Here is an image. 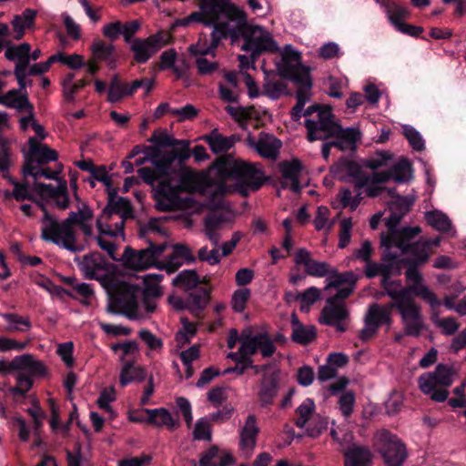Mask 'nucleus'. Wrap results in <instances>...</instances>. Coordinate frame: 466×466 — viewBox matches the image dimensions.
Here are the masks:
<instances>
[{
    "mask_svg": "<svg viewBox=\"0 0 466 466\" xmlns=\"http://www.w3.org/2000/svg\"><path fill=\"white\" fill-rule=\"evenodd\" d=\"M408 285L398 290H388V297L393 300L402 324L404 334L411 337H420L426 330L427 326L422 313L421 306L417 303L414 297L427 302L431 308L441 305L436 294L425 284L421 273L410 268L405 271Z\"/></svg>",
    "mask_w": 466,
    "mask_h": 466,
    "instance_id": "1",
    "label": "nucleus"
},
{
    "mask_svg": "<svg viewBox=\"0 0 466 466\" xmlns=\"http://www.w3.org/2000/svg\"><path fill=\"white\" fill-rule=\"evenodd\" d=\"M93 211L86 204H82L77 211H71L66 218L73 228L78 227L83 237L89 245H96L106 251L113 259L117 260L116 251L119 246V237H123V220L118 222L106 223L101 215L96 218V233L93 227Z\"/></svg>",
    "mask_w": 466,
    "mask_h": 466,
    "instance_id": "2",
    "label": "nucleus"
},
{
    "mask_svg": "<svg viewBox=\"0 0 466 466\" xmlns=\"http://www.w3.org/2000/svg\"><path fill=\"white\" fill-rule=\"evenodd\" d=\"M309 141L336 137L333 145L340 150L352 149L360 133L355 128H342L335 120L329 106H311L304 113Z\"/></svg>",
    "mask_w": 466,
    "mask_h": 466,
    "instance_id": "3",
    "label": "nucleus"
},
{
    "mask_svg": "<svg viewBox=\"0 0 466 466\" xmlns=\"http://www.w3.org/2000/svg\"><path fill=\"white\" fill-rule=\"evenodd\" d=\"M196 182V174L189 170L173 172L169 169L167 173L157 175V178L151 184L156 185L157 208L161 211L181 208L184 204L181 194L195 189Z\"/></svg>",
    "mask_w": 466,
    "mask_h": 466,
    "instance_id": "4",
    "label": "nucleus"
},
{
    "mask_svg": "<svg viewBox=\"0 0 466 466\" xmlns=\"http://www.w3.org/2000/svg\"><path fill=\"white\" fill-rule=\"evenodd\" d=\"M400 218L392 215L387 221L389 234L381 236V246L387 249L397 248L401 253L410 254L412 257L415 265L410 266L417 269V265L424 264L428 261L431 251L427 244L422 239L410 243V240L421 232L420 227H406L400 229L396 228Z\"/></svg>",
    "mask_w": 466,
    "mask_h": 466,
    "instance_id": "5",
    "label": "nucleus"
},
{
    "mask_svg": "<svg viewBox=\"0 0 466 466\" xmlns=\"http://www.w3.org/2000/svg\"><path fill=\"white\" fill-rule=\"evenodd\" d=\"M150 141L158 147L181 146L179 151L171 150L160 154L157 150H151L147 156L154 165V168L145 167L138 169V175L143 181L152 184L157 175L167 173L171 169L172 163L177 158L184 161L189 158V142L187 140H177L167 133L154 134Z\"/></svg>",
    "mask_w": 466,
    "mask_h": 466,
    "instance_id": "6",
    "label": "nucleus"
},
{
    "mask_svg": "<svg viewBox=\"0 0 466 466\" xmlns=\"http://www.w3.org/2000/svg\"><path fill=\"white\" fill-rule=\"evenodd\" d=\"M44 213L41 219V238L57 247L76 253L92 247L84 237H79L72 225L66 219L58 221L51 216L43 205H38Z\"/></svg>",
    "mask_w": 466,
    "mask_h": 466,
    "instance_id": "7",
    "label": "nucleus"
},
{
    "mask_svg": "<svg viewBox=\"0 0 466 466\" xmlns=\"http://www.w3.org/2000/svg\"><path fill=\"white\" fill-rule=\"evenodd\" d=\"M227 17L238 25V32L243 37L242 49L249 51L252 56H257L262 52H273L278 49L271 34L261 26L247 24L245 12L236 5L227 8Z\"/></svg>",
    "mask_w": 466,
    "mask_h": 466,
    "instance_id": "8",
    "label": "nucleus"
},
{
    "mask_svg": "<svg viewBox=\"0 0 466 466\" xmlns=\"http://www.w3.org/2000/svg\"><path fill=\"white\" fill-rule=\"evenodd\" d=\"M228 191V188L223 183L212 185L207 189V206L213 210L204 218V233L214 246L219 243L221 230L231 222L229 212L221 208Z\"/></svg>",
    "mask_w": 466,
    "mask_h": 466,
    "instance_id": "9",
    "label": "nucleus"
},
{
    "mask_svg": "<svg viewBox=\"0 0 466 466\" xmlns=\"http://www.w3.org/2000/svg\"><path fill=\"white\" fill-rule=\"evenodd\" d=\"M456 375L457 372L452 367L439 364L434 371L423 373L419 377V388L432 400L442 402L447 400L449 396L447 388L452 384Z\"/></svg>",
    "mask_w": 466,
    "mask_h": 466,
    "instance_id": "10",
    "label": "nucleus"
},
{
    "mask_svg": "<svg viewBox=\"0 0 466 466\" xmlns=\"http://www.w3.org/2000/svg\"><path fill=\"white\" fill-rule=\"evenodd\" d=\"M279 70L284 76L299 86L296 95L297 103L305 106L310 97L312 83L309 69L301 64L300 54L297 51L286 54L282 58Z\"/></svg>",
    "mask_w": 466,
    "mask_h": 466,
    "instance_id": "11",
    "label": "nucleus"
},
{
    "mask_svg": "<svg viewBox=\"0 0 466 466\" xmlns=\"http://www.w3.org/2000/svg\"><path fill=\"white\" fill-rule=\"evenodd\" d=\"M239 342L238 350L228 354V358L237 363H244L258 351L263 358H269L276 351L274 341L267 332L252 333L250 330H245L240 335Z\"/></svg>",
    "mask_w": 466,
    "mask_h": 466,
    "instance_id": "12",
    "label": "nucleus"
},
{
    "mask_svg": "<svg viewBox=\"0 0 466 466\" xmlns=\"http://www.w3.org/2000/svg\"><path fill=\"white\" fill-rule=\"evenodd\" d=\"M211 34V44L207 46L202 40L189 46V52L196 56V66L200 75H210L218 69V63L214 58V50L218 41L226 37L228 33L227 25H213Z\"/></svg>",
    "mask_w": 466,
    "mask_h": 466,
    "instance_id": "13",
    "label": "nucleus"
},
{
    "mask_svg": "<svg viewBox=\"0 0 466 466\" xmlns=\"http://www.w3.org/2000/svg\"><path fill=\"white\" fill-rule=\"evenodd\" d=\"M351 293L352 288L346 287L337 291L333 297L329 298L321 310L319 321L324 325L335 326L336 329L340 332L344 331L345 327L342 321L350 315L344 299Z\"/></svg>",
    "mask_w": 466,
    "mask_h": 466,
    "instance_id": "14",
    "label": "nucleus"
},
{
    "mask_svg": "<svg viewBox=\"0 0 466 466\" xmlns=\"http://www.w3.org/2000/svg\"><path fill=\"white\" fill-rule=\"evenodd\" d=\"M137 289L126 282L119 283L111 295L107 306L109 313H122L130 319L139 318L137 311Z\"/></svg>",
    "mask_w": 466,
    "mask_h": 466,
    "instance_id": "15",
    "label": "nucleus"
},
{
    "mask_svg": "<svg viewBox=\"0 0 466 466\" xmlns=\"http://www.w3.org/2000/svg\"><path fill=\"white\" fill-rule=\"evenodd\" d=\"M166 248L167 244L155 245L151 242L148 248L140 250L127 247L121 260L126 268L134 270H145L152 267L157 268V265L161 262H158L157 258Z\"/></svg>",
    "mask_w": 466,
    "mask_h": 466,
    "instance_id": "16",
    "label": "nucleus"
},
{
    "mask_svg": "<svg viewBox=\"0 0 466 466\" xmlns=\"http://www.w3.org/2000/svg\"><path fill=\"white\" fill-rule=\"evenodd\" d=\"M374 445L389 466H400L407 457L405 445L386 430L376 432Z\"/></svg>",
    "mask_w": 466,
    "mask_h": 466,
    "instance_id": "17",
    "label": "nucleus"
},
{
    "mask_svg": "<svg viewBox=\"0 0 466 466\" xmlns=\"http://www.w3.org/2000/svg\"><path fill=\"white\" fill-rule=\"evenodd\" d=\"M232 5L228 0H204L198 12H194L178 21L179 25H188L190 23H202L206 25H224L218 19L221 14L227 15V8Z\"/></svg>",
    "mask_w": 466,
    "mask_h": 466,
    "instance_id": "18",
    "label": "nucleus"
},
{
    "mask_svg": "<svg viewBox=\"0 0 466 466\" xmlns=\"http://www.w3.org/2000/svg\"><path fill=\"white\" fill-rule=\"evenodd\" d=\"M171 39L167 32H158L147 38H135L131 41L130 50L134 60L139 64L147 62L156 53L167 46Z\"/></svg>",
    "mask_w": 466,
    "mask_h": 466,
    "instance_id": "19",
    "label": "nucleus"
},
{
    "mask_svg": "<svg viewBox=\"0 0 466 466\" xmlns=\"http://www.w3.org/2000/svg\"><path fill=\"white\" fill-rule=\"evenodd\" d=\"M31 46L23 43L18 46L8 45L5 47V56L10 61H15L14 76H15L18 86L21 89L26 88L32 85L31 80H26L27 67L30 62Z\"/></svg>",
    "mask_w": 466,
    "mask_h": 466,
    "instance_id": "20",
    "label": "nucleus"
},
{
    "mask_svg": "<svg viewBox=\"0 0 466 466\" xmlns=\"http://www.w3.org/2000/svg\"><path fill=\"white\" fill-rule=\"evenodd\" d=\"M232 173L245 184L241 190L244 194L258 189L263 184V173L254 164L236 160L232 165Z\"/></svg>",
    "mask_w": 466,
    "mask_h": 466,
    "instance_id": "21",
    "label": "nucleus"
},
{
    "mask_svg": "<svg viewBox=\"0 0 466 466\" xmlns=\"http://www.w3.org/2000/svg\"><path fill=\"white\" fill-rule=\"evenodd\" d=\"M333 177L341 181H347L351 178L356 187L362 188L368 183L369 174L362 171L358 163L353 160L341 159L332 167Z\"/></svg>",
    "mask_w": 466,
    "mask_h": 466,
    "instance_id": "22",
    "label": "nucleus"
},
{
    "mask_svg": "<svg viewBox=\"0 0 466 466\" xmlns=\"http://www.w3.org/2000/svg\"><path fill=\"white\" fill-rule=\"evenodd\" d=\"M247 145L255 150L260 157L264 158L274 159L277 157L281 142L274 136L261 132L256 138L248 134L246 137Z\"/></svg>",
    "mask_w": 466,
    "mask_h": 466,
    "instance_id": "23",
    "label": "nucleus"
},
{
    "mask_svg": "<svg viewBox=\"0 0 466 466\" xmlns=\"http://www.w3.org/2000/svg\"><path fill=\"white\" fill-rule=\"evenodd\" d=\"M279 371L266 370L258 383V400L262 407L271 405L279 392Z\"/></svg>",
    "mask_w": 466,
    "mask_h": 466,
    "instance_id": "24",
    "label": "nucleus"
},
{
    "mask_svg": "<svg viewBox=\"0 0 466 466\" xmlns=\"http://www.w3.org/2000/svg\"><path fill=\"white\" fill-rule=\"evenodd\" d=\"M109 263L100 253L85 255L78 263L80 270L90 279H100L109 272Z\"/></svg>",
    "mask_w": 466,
    "mask_h": 466,
    "instance_id": "25",
    "label": "nucleus"
},
{
    "mask_svg": "<svg viewBox=\"0 0 466 466\" xmlns=\"http://www.w3.org/2000/svg\"><path fill=\"white\" fill-rule=\"evenodd\" d=\"M364 273L369 279H372L379 275L382 277L381 286L384 289V294L386 296H388L389 289L398 290V289L403 288L400 280L390 279V267L389 265L370 260L365 263Z\"/></svg>",
    "mask_w": 466,
    "mask_h": 466,
    "instance_id": "26",
    "label": "nucleus"
},
{
    "mask_svg": "<svg viewBox=\"0 0 466 466\" xmlns=\"http://www.w3.org/2000/svg\"><path fill=\"white\" fill-rule=\"evenodd\" d=\"M13 367L17 369V371H23L31 378H45L48 375L46 366L43 361L36 360L31 354H24L16 356L13 359Z\"/></svg>",
    "mask_w": 466,
    "mask_h": 466,
    "instance_id": "27",
    "label": "nucleus"
},
{
    "mask_svg": "<svg viewBox=\"0 0 466 466\" xmlns=\"http://www.w3.org/2000/svg\"><path fill=\"white\" fill-rule=\"evenodd\" d=\"M143 412L147 415L148 424L156 428H166L174 431L180 427L179 420L166 408L144 409Z\"/></svg>",
    "mask_w": 466,
    "mask_h": 466,
    "instance_id": "28",
    "label": "nucleus"
},
{
    "mask_svg": "<svg viewBox=\"0 0 466 466\" xmlns=\"http://www.w3.org/2000/svg\"><path fill=\"white\" fill-rule=\"evenodd\" d=\"M373 177L377 181L407 182L411 178V165L406 159H400L389 170L374 172Z\"/></svg>",
    "mask_w": 466,
    "mask_h": 466,
    "instance_id": "29",
    "label": "nucleus"
},
{
    "mask_svg": "<svg viewBox=\"0 0 466 466\" xmlns=\"http://www.w3.org/2000/svg\"><path fill=\"white\" fill-rule=\"evenodd\" d=\"M392 309H395L393 300L387 305L373 303L369 306L364 322H370L378 329L381 325L390 326L392 323Z\"/></svg>",
    "mask_w": 466,
    "mask_h": 466,
    "instance_id": "30",
    "label": "nucleus"
},
{
    "mask_svg": "<svg viewBox=\"0 0 466 466\" xmlns=\"http://www.w3.org/2000/svg\"><path fill=\"white\" fill-rule=\"evenodd\" d=\"M132 212L131 205L129 200L124 198H118L115 201H110L109 204L104 208L101 218H104L106 223H110V220L116 218V222L123 220V227L125 226V218L129 216ZM125 239V234L123 237H119V240Z\"/></svg>",
    "mask_w": 466,
    "mask_h": 466,
    "instance_id": "31",
    "label": "nucleus"
},
{
    "mask_svg": "<svg viewBox=\"0 0 466 466\" xmlns=\"http://www.w3.org/2000/svg\"><path fill=\"white\" fill-rule=\"evenodd\" d=\"M173 254L170 255L166 261H161L157 265V268L165 269L169 274L175 272L180 266H182L183 261L181 259L187 261L195 260L191 249L187 245L176 244L173 246Z\"/></svg>",
    "mask_w": 466,
    "mask_h": 466,
    "instance_id": "32",
    "label": "nucleus"
},
{
    "mask_svg": "<svg viewBox=\"0 0 466 466\" xmlns=\"http://www.w3.org/2000/svg\"><path fill=\"white\" fill-rule=\"evenodd\" d=\"M372 454L366 446L353 443L344 451V466H370Z\"/></svg>",
    "mask_w": 466,
    "mask_h": 466,
    "instance_id": "33",
    "label": "nucleus"
},
{
    "mask_svg": "<svg viewBox=\"0 0 466 466\" xmlns=\"http://www.w3.org/2000/svg\"><path fill=\"white\" fill-rule=\"evenodd\" d=\"M0 104L19 111L31 113L33 106L29 103L27 93L25 89H11L0 97Z\"/></svg>",
    "mask_w": 466,
    "mask_h": 466,
    "instance_id": "34",
    "label": "nucleus"
},
{
    "mask_svg": "<svg viewBox=\"0 0 466 466\" xmlns=\"http://www.w3.org/2000/svg\"><path fill=\"white\" fill-rule=\"evenodd\" d=\"M279 169L286 180V186H289L293 192H299L302 187L299 180L302 169L301 163L297 159L286 161L279 165Z\"/></svg>",
    "mask_w": 466,
    "mask_h": 466,
    "instance_id": "35",
    "label": "nucleus"
},
{
    "mask_svg": "<svg viewBox=\"0 0 466 466\" xmlns=\"http://www.w3.org/2000/svg\"><path fill=\"white\" fill-rule=\"evenodd\" d=\"M326 286L324 288L325 290H329L330 289H336L339 291L340 289L350 287L352 289H354L356 283L355 274L351 271L339 273L335 268H330V272L326 276Z\"/></svg>",
    "mask_w": 466,
    "mask_h": 466,
    "instance_id": "36",
    "label": "nucleus"
},
{
    "mask_svg": "<svg viewBox=\"0 0 466 466\" xmlns=\"http://www.w3.org/2000/svg\"><path fill=\"white\" fill-rule=\"evenodd\" d=\"M36 190L41 195H48L50 196L57 208L60 209H66L69 206V199L66 193V184L63 183L59 185L57 187H53L50 185L45 184H36Z\"/></svg>",
    "mask_w": 466,
    "mask_h": 466,
    "instance_id": "37",
    "label": "nucleus"
},
{
    "mask_svg": "<svg viewBox=\"0 0 466 466\" xmlns=\"http://www.w3.org/2000/svg\"><path fill=\"white\" fill-rule=\"evenodd\" d=\"M259 430L254 415H248L240 431V446L243 450L252 451Z\"/></svg>",
    "mask_w": 466,
    "mask_h": 466,
    "instance_id": "38",
    "label": "nucleus"
},
{
    "mask_svg": "<svg viewBox=\"0 0 466 466\" xmlns=\"http://www.w3.org/2000/svg\"><path fill=\"white\" fill-rule=\"evenodd\" d=\"M36 12L33 9H25L21 15H15L11 24L14 30V39L20 40L25 29L34 25Z\"/></svg>",
    "mask_w": 466,
    "mask_h": 466,
    "instance_id": "39",
    "label": "nucleus"
},
{
    "mask_svg": "<svg viewBox=\"0 0 466 466\" xmlns=\"http://www.w3.org/2000/svg\"><path fill=\"white\" fill-rule=\"evenodd\" d=\"M292 339L299 344L306 345L316 338V328L313 325L301 324L296 315H292Z\"/></svg>",
    "mask_w": 466,
    "mask_h": 466,
    "instance_id": "40",
    "label": "nucleus"
},
{
    "mask_svg": "<svg viewBox=\"0 0 466 466\" xmlns=\"http://www.w3.org/2000/svg\"><path fill=\"white\" fill-rule=\"evenodd\" d=\"M205 140L210 149L216 154L227 152L236 143V137L234 136L225 137L216 130L212 131L208 136H206Z\"/></svg>",
    "mask_w": 466,
    "mask_h": 466,
    "instance_id": "41",
    "label": "nucleus"
},
{
    "mask_svg": "<svg viewBox=\"0 0 466 466\" xmlns=\"http://www.w3.org/2000/svg\"><path fill=\"white\" fill-rule=\"evenodd\" d=\"M209 302V292L204 288L189 293L187 298V309L196 317H199L201 311Z\"/></svg>",
    "mask_w": 466,
    "mask_h": 466,
    "instance_id": "42",
    "label": "nucleus"
},
{
    "mask_svg": "<svg viewBox=\"0 0 466 466\" xmlns=\"http://www.w3.org/2000/svg\"><path fill=\"white\" fill-rule=\"evenodd\" d=\"M28 145L30 155L36 157L40 162L56 160L57 153L46 145L42 144L37 138L30 137Z\"/></svg>",
    "mask_w": 466,
    "mask_h": 466,
    "instance_id": "43",
    "label": "nucleus"
},
{
    "mask_svg": "<svg viewBox=\"0 0 466 466\" xmlns=\"http://www.w3.org/2000/svg\"><path fill=\"white\" fill-rule=\"evenodd\" d=\"M262 93L271 99H278L287 93L286 83L276 76H268L263 84Z\"/></svg>",
    "mask_w": 466,
    "mask_h": 466,
    "instance_id": "44",
    "label": "nucleus"
},
{
    "mask_svg": "<svg viewBox=\"0 0 466 466\" xmlns=\"http://www.w3.org/2000/svg\"><path fill=\"white\" fill-rule=\"evenodd\" d=\"M91 51L93 55L92 57L95 58V60H97L98 62L105 61L110 66L114 64V46L106 44L102 40H96L91 46Z\"/></svg>",
    "mask_w": 466,
    "mask_h": 466,
    "instance_id": "45",
    "label": "nucleus"
},
{
    "mask_svg": "<svg viewBox=\"0 0 466 466\" xmlns=\"http://www.w3.org/2000/svg\"><path fill=\"white\" fill-rule=\"evenodd\" d=\"M425 218L428 224L438 231L443 233H450L452 231L451 219L447 217V215L441 211L434 210L426 212Z\"/></svg>",
    "mask_w": 466,
    "mask_h": 466,
    "instance_id": "46",
    "label": "nucleus"
},
{
    "mask_svg": "<svg viewBox=\"0 0 466 466\" xmlns=\"http://www.w3.org/2000/svg\"><path fill=\"white\" fill-rule=\"evenodd\" d=\"M225 109L229 114V116L234 120H236L244 129L247 128L246 122L248 119L255 118L257 116V111L253 106L243 107L228 106Z\"/></svg>",
    "mask_w": 466,
    "mask_h": 466,
    "instance_id": "47",
    "label": "nucleus"
},
{
    "mask_svg": "<svg viewBox=\"0 0 466 466\" xmlns=\"http://www.w3.org/2000/svg\"><path fill=\"white\" fill-rule=\"evenodd\" d=\"M145 370L131 363L126 364L120 373V384L125 387L133 381H141L145 379Z\"/></svg>",
    "mask_w": 466,
    "mask_h": 466,
    "instance_id": "48",
    "label": "nucleus"
},
{
    "mask_svg": "<svg viewBox=\"0 0 466 466\" xmlns=\"http://www.w3.org/2000/svg\"><path fill=\"white\" fill-rule=\"evenodd\" d=\"M163 279L162 274H147L143 277L144 296L157 298L162 294L160 282Z\"/></svg>",
    "mask_w": 466,
    "mask_h": 466,
    "instance_id": "49",
    "label": "nucleus"
},
{
    "mask_svg": "<svg viewBox=\"0 0 466 466\" xmlns=\"http://www.w3.org/2000/svg\"><path fill=\"white\" fill-rule=\"evenodd\" d=\"M335 223V220L330 218V210L324 206L317 208L316 216L313 219V225L319 231L324 230L329 232Z\"/></svg>",
    "mask_w": 466,
    "mask_h": 466,
    "instance_id": "50",
    "label": "nucleus"
},
{
    "mask_svg": "<svg viewBox=\"0 0 466 466\" xmlns=\"http://www.w3.org/2000/svg\"><path fill=\"white\" fill-rule=\"evenodd\" d=\"M315 410V404L311 399L305 400L297 409L298 418L295 424L299 428L306 427L307 423H310L312 414Z\"/></svg>",
    "mask_w": 466,
    "mask_h": 466,
    "instance_id": "51",
    "label": "nucleus"
},
{
    "mask_svg": "<svg viewBox=\"0 0 466 466\" xmlns=\"http://www.w3.org/2000/svg\"><path fill=\"white\" fill-rule=\"evenodd\" d=\"M321 291L316 287H309L298 294L297 299L300 301V310L309 312L310 307L320 299Z\"/></svg>",
    "mask_w": 466,
    "mask_h": 466,
    "instance_id": "52",
    "label": "nucleus"
},
{
    "mask_svg": "<svg viewBox=\"0 0 466 466\" xmlns=\"http://www.w3.org/2000/svg\"><path fill=\"white\" fill-rule=\"evenodd\" d=\"M116 400V391L114 388L104 389L96 400L99 409L103 410L109 415L110 419H114L116 415L111 407V403Z\"/></svg>",
    "mask_w": 466,
    "mask_h": 466,
    "instance_id": "53",
    "label": "nucleus"
},
{
    "mask_svg": "<svg viewBox=\"0 0 466 466\" xmlns=\"http://www.w3.org/2000/svg\"><path fill=\"white\" fill-rule=\"evenodd\" d=\"M1 316L9 324L7 329L10 331H25L31 328V322L27 317L15 313H4Z\"/></svg>",
    "mask_w": 466,
    "mask_h": 466,
    "instance_id": "54",
    "label": "nucleus"
},
{
    "mask_svg": "<svg viewBox=\"0 0 466 466\" xmlns=\"http://www.w3.org/2000/svg\"><path fill=\"white\" fill-rule=\"evenodd\" d=\"M198 282V276L194 270H183L173 279V285L187 290L196 288Z\"/></svg>",
    "mask_w": 466,
    "mask_h": 466,
    "instance_id": "55",
    "label": "nucleus"
},
{
    "mask_svg": "<svg viewBox=\"0 0 466 466\" xmlns=\"http://www.w3.org/2000/svg\"><path fill=\"white\" fill-rule=\"evenodd\" d=\"M357 192L353 194L350 189L348 188H342L339 194L338 198L339 199L342 208H350L351 211L355 210L358 206L360 205L362 197L361 192L360 191L358 187H356Z\"/></svg>",
    "mask_w": 466,
    "mask_h": 466,
    "instance_id": "56",
    "label": "nucleus"
},
{
    "mask_svg": "<svg viewBox=\"0 0 466 466\" xmlns=\"http://www.w3.org/2000/svg\"><path fill=\"white\" fill-rule=\"evenodd\" d=\"M193 440L210 441L212 440L211 424L207 418L198 419L193 428Z\"/></svg>",
    "mask_w": 466,
    "mask_h": 466,
    "instance_id": "57",
    "label": "nucleus"
},
{
    "mask_svg": "<svg viewBox=\"0 0 466 466\" xmlns=\"http://www.w3.org/2000/svg\"><path fill=\"white\" fill-rule=\"evenodd\" d=\"M182 329L176 335V340L179 347L189 343L190 339L197 332L196 325L190 322L187 318H181Z\"/></svg>",
    "mask_w": 466,
    "mask_h": 466,
    "instance_id": "58",
    "label": "nucleus"
},
{
    "mask_svg": "<svg viewBox=\"0 0 466 466\" xmlns=\"http://www.w3.org/2000/svg\"><path fill=\"white\" fill-rule=\"evenodd\" d=\"M127 91V84L121 83L117 77H115L110 83L107 99L111 103L118 102L124 96H129Z\"/></svg>",
    "mask_w": 466,
    "mask_h": 466,
    "instance_id": "59",
    "label": "nucleus"
},
{
    "mask_svg": "<svg viewBox=\"0 0 466 466\" xmlns=\"http://www.w3.org/2000/svg\"><path fill=\"white\" fill-rule=\"evenodd\" d=\"M250 295V289L248 288H242L235 290L231 298V307L233 310L235 312H243Z\"/></svg>",
    "mask_w": 466,
    "mask_h": 466,
    "instance_id": "60",
    "label": "nucleus"
},
{
    "mask_svg": "<svg viewBox=\"0 0 466 466\" xmlns=\"http://www.w3.org/2000/svg\"><path fill=\"white\" fill-rule=\"evenodd\" d=\"M390 23L398 29L404 22L403 19L408 15V11L402 5L396 2L385 10Z\"/></svg>",
    "mask_w": 466,
    "mask_h": 466,
    "instance_id": "61",
    "label": "nucleus"
},
{
    "mask_svg": "<svg viewBox=\"0 0 466 466\" xmlns=\"http://www.w3.org/2000/svg\"><path fill=\"white\" fill-rule=\"evenodd\" d=\"M16 380V385L13 387L10 391L14 394H19V395H25L26 392H28L33 384H34V379L31 378L30 375L25 374L23 371H17V374L15 376Z\"/></svg>",
    "mask_w": 466,
    "mask_h": 466,
    "instance_id": "62",
    "label": "nucleus"
},
{
    "mask_svg": "<svg viewBox=\"0 0 466 466\" xmlns=\"http://www.w3.org/2000/svg\"><path fill=\"white\" fill-rule=\"evenodd\" d=\"M183 364L186 367V377L189 378L193 374L191 363L199 357V346L193 345L186 350H182L179 354Z\"/></svg>",
    "mask_w": 466,
    "mask_h": 466,
    "instance_id": "63",
    "label": "nucleus"
},
{
    "mask_svg": "<svg viewBox=\"0 0 466 466\" xmlns=\"http://www.w3.org/2000/svg\"><path fill=\"white\" fill-rule=\"evenodd\" d=\"M339 409L345 418H349L354 410L355 394L352 391H343L340 393L339 400Z\"/></svg>",
    "mask_w": 466,
    "mask_h": 466,
    "instance_id": "64",
    "label": "nucleus"
}]
</instances>
